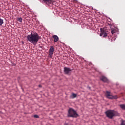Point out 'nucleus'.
Wrapping results in <instances>:
<instances>
[{"label":"nucleus","mask_w":125,"mask_h":125,"mask_svg":"<svg viewBox=\"0 0 125 125\" xmlns=\"http://www.w3.org/2000/svg\"><path fill=\"white\" fill-rule=\"evenodd\" d=\"M26 38L28 42L35 45L37 44L38 42L41 40V36H39V34L36 32H32Z\"/></svg>","instance_id":"f257e3e1"},{"label":"nucleus","mask_w":125,"mask_h":125,"mask_svg":"<svg viewBox=\"0 0 125 125\" xmlns=\"http://www.w3.org/2000/svg\"><path fill=\"white\" fill-rule=\"evenodd\" d=\"M105 114L107 118H108V119H113V118H114V117L116 116H118V112L114 110H107L105 112Z\"/></svg>","instance_id":"f03ea898"},{"label":"nucleus","mask_w":125,"mask_h":125,"mask_svg":"<svg viewBox=\"0 0 125 125\" xmlns=\"http://www.w3.org/2000/svg\"><path fill=\"white\" fill-rule=\"evenodd\" d=\"M106 97H107V98H109V99H118L117 96L110 95V92H109L108 91H106Z\"/></svg>","instance_id":"423d86ee"},{"label":"nucleus","mask_w":125,"mask_h":125,"mask_svg":"<svg viewBox=\"0 0 125 125\" xmlns=\"http://www.w3.org/2000/svg\"><path fill=\"white\" fill-rule=\"evenodd\" d=\"M120 106L122 110H125V104H120Z\"/></svg>","instance_id":"ddd939ff"},{"label":"nucleus","mask_w":125,"mask_h":125,"mask_svg":"<svg viewBox=\"0 0 125 125\" xmlns=\"http://www.w3.org/2000/svg\"><path fill=\"white\" fill-rule=\"evenodd\" d=\"M54 50H55L54 46H50V48L49 50V56L50 58H52V55H53V53H54Z\"/></svg>","instance_id":"20e7f679"},{"label":"nucleus","mask_w":125,"mask_h":125,"mask_svg":"<svg viewBox=\"0 0 125 125\" xmlns=\"http://www.w3.org/2000/svg\"><path fill=\"white\" fill-rule=\"evenodd\" d=\"M71 71L72 70H71V69L69 68L66 67L64 68V72L65 75H69V73H70V72H71Z\"/></svg>","instance_id":"0eeeda50"},{"label":"nucleus","mask_w":125,"mask_h":125,"mask_svg":"<svg viewBox=\"0 0 125 125\" xmlns=\"http://www.w3.org/2000/svg\"><path fill=\"white\" fill-rule=\"evenodd\" d=\"M34 118H35L36 119H39V117L38 115H34Z\"/></svg>","instance_id":"f3484780"},{"label":"nucleus","mask_w":125,"mask_h":125,"mask_svg":"<svg viewBox=\"0 0 125 125\" xmlns=\"http://www.w3.org/2000/svg\"><path fill=\"white\" fill-rule=\"evenodd\" d=\"M101 81H102V82H104V83H108L109 81L108 80V79L106 78L105 76H102L100 78Z\"/></svg>","instance_id":"6e6552de"},{"label":"nucleus","mask_w":125,"mask_h":125,"mask_svg":"<svg viewBox=\"0 0 125 125\" xmlns=\"http://www.w3.org/2000/svg\"><path fill=\"white\" fill-rule=\"evenodd\" d=\"M116 32H117V30H116V29H111V33L112 35H113V34L116 33Z\"/></svg>","instance_id":"f8f14e48"},{"label":"nucleus","mask_w":125,"mask_h":125,"mask_svg":"<svg viewBox=\"0 0 125 125\" xmlns=\"http://www.w3.org/2000/svg\"><path fill=\"white\" fill-rule=\"evenodd\" d=\"M101 33L100 34V37H103L105 38V37H107V31L104 28L100 29Z\"/></svg>","instance_id":"39448f33"},{"label":"nucleus","mask_w":125,"mask_h":125,"mask_svg":"<svg viewBox=\"0 0 125 125\" xmlns=\"http://www.w3.org/2000/svg\"><path fill=\"white\" fill-rule=\"evenodd\" d=\"M53 39H54V42H57L58 41H59V38H58V36L57 35H54L52 37Z\"/></svg>","instance_id":"1a4fd4ad"},{"label":"nucleus","mask_w":125,"mask_h":125,"mask_svg":"<svg viewBox=\"0 0 125 125\" xmlns=\"http://www.w3.org/2000/svg\"><path fill=\"white\" fill-rule=\"evenodd\" d=\"M73 2H74V3H77V2H78V0H73Z\"/></svg>","instance_id":"a211bd4d"},{"label":"nucleus","mask_w":125,"mask_h":125,"mask_svg":"<svg viewBox=\"0 0 125 125\" xmlns=\"http://www.w3.org/2000/svg\"><path fill=\"white\" fill-rule=\"evenodd\" d=\"M17 21H19V22H20V23H21L22 22V19L21 18L18 17L17 19Z\"/></svg>","instance_id":"4468645a"},{"label":"nucleus","mask_w":125,"mask_h":125,"mask_svg":"<svg viewBox=\"0 0 125 125\" xmlns=\"http://www.w3.org/2000/svg\"><path fill=\"white\" fill-rule=\"evenodd\" d=\"M121 125H125V120H121Z\"/></svg>","instance_id":"2eb2a0df"},{"label":"nucleus","mask_w":125,"mask_h":125,"mask_svg":"<svg viewBox=\"0 0 125 125\" xmlns=\"http://www.w3.org/2000/svg\"><path fill=\"white\" fill-rule=\"evenodd\" d=\"M44 2H48L50 4H52L53 3V1L52 0H42Z\"/></svg>","instance_id":"9d476101"},{"label":"nucleus","mask_w":125,"mask_h":125,"mask_svg":"<svg viewBox=\"0 0 125 125\" xmlns=\"http://www.w3.org/2000/svg\"><path fill=\"white\" fill-rule=\"evenodd\" d=\"M67 117L68 118H78L79 114L74 109L70 108L68 111Z\"/></svg>","instance_id":"7ed1b4c3"},{"label":"nucleus","mask_w":125,"mask_h":125,"mask_svg":"<svg viewBox=\"0 0 125 125\" xmlns=\"http://www.w3.org/2000/svg\"><path fill=\"white\" fill-rule=\"evenodd\" d=\"M77 97V94L72 93L71 96H70V98H71L72 99H74V98H76Z\"/></svg>","instance_id":"9b49d317"},{"label":"nucleus","mask_w":125,"mask_h":125,"mask_svg":"<svg viewBox=\"0 0 125 125\" xmlns=\"http://www.w3.org/2000/svg\"><path fill=\"white\" fill-rule=\"evenodd\" d=\"M3 24V20L0 18V26H1Z\"/></svg>","instance_id":"dca6fc26"},{"label":"nucleus","mask_w":125,"mask_h":125,"mask_svg":"<svg viewBox=\"0 0 125 125\" xmlns=\"http://www.w3.org/2000/svg\"><path fill=\"white\" fill-rule=\"evenodd\" d=\"M39 87H42V85H39Z\"/></svg>","instance_id":"6ab92c4d"}]
</instances>
